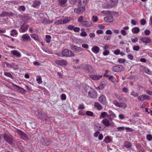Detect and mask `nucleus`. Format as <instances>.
<instances>
[{
	"label": "nucleus",
	"mask_w": 152,
	"mask_h": 152,
	"mask_svg": "<svg viewBox=\"0 0 152 152\" xmlns=\"http://www.w3.org/2000/svg\"><path fill=\"white\" fill-rule=\"evenodd\" d=\"M62 57H73L75 56V54L72 51H70L67 49H64L61 52Z\"/></svg>",
	"instance_id": "nucleus-1"
},
{
	"label": "nucleus",
	"mask_w": 152,
	"mask_h": 152,
	"mask_svg": "<svg viewBox=\"0 0 152 152\" xmlns=\"http://www.w3.org/2000/svg\"><path fill=\"white\" fill-rule=\"evenodd\" d=\"M124 69V67L121 65L114 66L112 68V71L114 72H121Z\"/></svg>",
	"instance_id": "nucleus-2"
},
{
	"label": "nucleus",
	"mask_w": 152,
	"mask_h": 152,
	"mask_svg": "<svg viewBox=\"0 0 152 152\" xmlns=\"http://www.w3.org/2000/svg\"><path fill=\"white\" fill-rule=\"evenodd\" d=\"M16 132L23 139L25 140H28V138L26 134L23 131L18 129H16Z\"/></svg>",
	"instance_id": "nucleus-3"
},
{
	"label": "nucleus",
	"mask_w": 152,
	"mask_h": 152,
	"mask_svg": "<svg viewBox=\"0 0 152 152\" xmlns=\"http://www.w3.org/2000/svg\"><path fill=\"white\" fill-rule=\"evenodd\" d=\"M80 67L89 72H92L93 71L92 67L89 64H82L80 65Z\"/></svg>",
	"instance_id": "nucleus-4"
},
{
	"label": "nucleus",
	"mask_w": 152,
	"mask_h": 152,
	"mask_svg": "<svg viewBox=\"0 0 152 152\" xmlns=\"http://www.w3.org/2000/svg\"><path fill=\"white\" fill-rule=\"evenodd\" d=\"M98 101L103 105H106L107 104L106 98L104 95H101L99 98Z\"/></svg>",
	"instance_id": "nucleus-5"
},
{
	"label": "nucleus",
	"mask_w": 152,
	"mask_h": 152,
	"mask_svg": "<svg viewBox=\"0 0 152 152\" xmlns=\"http://www.w3.org/2000/svg\"><path fill=\"white\" fill-rule=\"evenodd\" d=\"M81 6L82 7H80L77 9H74V12L78 14H80L82 13L85 10V8L84 7Z\"/></svg>",
	"instance_id": "nucleus-6"
},
{
	"label": "nucleus",
	"mask_w": 152,
	"mask_h": 152,
	"mask_svg": "<svg viewBox=\"0 0 152 152\" xmlns=\"http://www.w3.org/2000/svg\"><path fill=\"white\" fill-rule=\"evenodd\" d=\"M11 55L14 57L17 58H20L21 57V53L18 50H13L10 52Z\"/></svg>",
	"instance_id": "nucleus-7"
},
{
	"label": "nucleus",
	"mask_w": 152,
	"mask_h": 152,
	"mask_svg": "<svg viewBox=\"0 0 152 152\" xmlns=\"http://www.w3.org/2000/svg\"><path fill=\"white\" fill-rule=\"evenodd\" d=\"M4 140L10 144H12L13 142V138L12 136H10L6 134L4 135Z\"/></svg>",
	"instance_id": "nucleus-8"
},
{
	"label": "nucleus",
	"mask_w": 152,
	"mask_h": 152,
	"mask_svg": "<svg viewBox=\"0 0 152 152\" xmlns=\"http://www.w3.org/2000/svg\"><path fill=\"white\" fill-rule=\"evenodd\" d=\"M55 63L57 65L61 66H66L67 64V61L64 59L57 60L55 61Z\"/></svg>",
	"instance_id": "nucleus-9"
},
{
	"label": "nucleus",
	"mask_w": 152,
	"mask_h": 152,
	"mask_svg": "<svg viewBox=\"0 0 152 152\" xmlns=\"http://www.w3.org/2000/svg\"><path fill=\"white\" fill-rule=\"evenodd\" d=\"M89 96L92 98H95L97 97V92L94 89H91L88 93Z\"/></svg>",
	"instance_id": "nucleus-10"
},
{
	"label": "nucleus",
	"mask_w": 152,
	"mask_h": 152,
	"mask_svg": "<svg viewBox=\"0 0 152 152\" xmlns=\"http://www.w3.org/2000/svg\"><path fill=\"white\" fill-rule=\"evenodd\" d=\"M140 40L143 43H145V45H147V44L151 42V39L148 37H142L140 38Z\"/></svg>",
	"instance_id": "nucleus-11"
},
{
	"label": "nucleus",
	"mask_w": 152,
	"mask_h": 152,
	"mask_svg": "<svg viewBox=\"0 0 152 152\" xmlns=\"http://www.w3.org/2000/svg\"><path fill=\"white\" fill-rule=\"evenodd\" d=\"M70 47L72 50L78 52H80L83 50L81 47L73 44L70 45Z\"/></svg>",
	"instance_id": "nucleus-12"
},
{
	"label": "nucleus",
	"mask_w": 152,
	"mask_h": 152,
	"mask_svg": "<svg viewBox=\"0 0 152 152\" xmlns=\"http://www.w3.org/2000/svg\"><path fill=\"white\" fill-rule=\"evenodd\" d=\"M22 40L23 41H30L31 39L28 34H23L21 37Z\"/></svg>",
	"instance_id": "nucleus-13"
},
{
	"label": "nucleus",
	"mask_w": 152,
	"mask_h": 152,
	"mask_svg": "<svg viewBox=\"0 0 152 152\" xmlns=\"http://www.w3.org/2000/svg\"><path fill=\"white\" fill-rule=\"evenodd\" d=\"M89 76L90 78L93 80H97L101 79L102 77V75H90Z\"/></svg>",
	"instance_id": "nucleus-14"
},
{
	"label": "nucleus",
	"mask_w": 152,
	"mask_h": 152,
	"mask_svg": "<svg viewBox=\"0 0 152 152\" xmlns=\"http://www.w3.org/2000/svg\"><path fill=\"white\" fill-rule=\"evenodd\" d=\"M109 114L107 115V117H110V120L112 121V119L116 117V115L112 111L109 110L108 111Z\"/></svg>",
	"instance_id": "nucleus-15"
},
{
	"label": "nucleus",
	"mask_w": 152,
	"mask_h": 152,
	"mask_svg": "<svg viewBox=\"0 0 152 152\" xmlns=\"http://www.w3.org/2000/svg\"><path fill=\"white\" fill-rule=\"evenodd\" d=\"M42 143L45 145H49L51 142L50 140L48 138L43 139L41 140Z\"/></svg>",
	"instance_id": "nucleus-16"
},
{
	"label": "nucleus",
	"mask_w": 152,
	"mask_h": 152,
	"mask_svg": "<svg viewBox=\"0 0 152 152\" xmlns=\"http://www.w3.org/2000/svg\"><path fill=\"white\" fill-rule=\"evenodd\" d=\"M81 25L86 27H89L92 25V23L89 21L84 20Z\"/></svg>",
	"instance_id": "nucleus-17"
},
{
	"label": "nucleus",
	"mask_w": 152,
	"mask_h": 152,
	"mask_svg": "<svg viewBox=\"0 0 152 152\" xmlns=\"http://www.w3.org/2000/svg\"><path fill=\"white\" fill-rule=\"evenodd\" d=\"M104 20L107 22H111L113 21V17L111 15H109L105 17L104 18Z\"/></svg>",
	"instance_id": "nucleus-18"
},
{
	"label": "nucleus",
	"mask_w": 152,
	"mask_h": 152,
	"mask_svg": "<svg viewBox=\"0 0 152 152\" xmlns=\"http://www.w3.org/2000/svg\"><path fill=\"white\" fill-rule=\"evenodd\" d=\"M14 86L18 88V92L22 94H24L26 92V91L24 89L22 88L21 87L15 84Z\"/></svg>",
	"instance_id": "nucleus-19"
},
{
	"label": "nucleus",
	"mask_w": 152,
	"mask_h": 152,
	"mask_svg": "<svg viewBox=\"0 0 152 152\" xmlns=\"http://www.w3.org/2000/svg\"><path fill=\"white\" fill-rule=\"evenodd\" d=\"M91 50L95 54H97L100 51V48L98 46H94L91 48Z\"/></svg>",
	"instance_id": "nucleus-20"
},
{
	"label": "nucleus",
	"mask_w": 152,
	"mask_h": 152,
	"mask_svg": "<svg viewBox=\"0 0 152 152\" xmlns=\"http://www.w3.org/2000/svg\"><path fill=\"white\" fill-rule=\"evenodd\" d=\"M110 1L111 7L113 8L117 5L118 0H110Z\"/></svg>",
	"instance_id": "nucleus-21"
},
{
	"label": "nucleus",
	"mask_w": 152,
	"mask_h": 152,
	"mask_svg": "<svg viewBox=\"0 0 152 152\" xmlns=\"http://www.w3.org/2000/svg\"><path fill=\"white\" fill-rule=\"evenodd\" d=\"M28 28V26L27 25H25L23 23L20 27V29L22 30L21 32H25L26 31Z\"/></svg>",
	"instance_id": "nucleus-22"
},
{
	"label": "nucleus",
	"mask_w": 152,
	"mask_h": 152,
	"mask_svg": "<svg viewBox=\"0 0 152 152\" xmlns=\"http://www.w3.org/2000/svg\"><path fill=\"white\" fill-rule=\"evenodd\" d=\"M94 106L98 110H101L102 109V106L98 102H96L94 103Z\"/></svg>",
	"instance_id": "nucleus-23"
},
{
	"label": "nucleus",
	"mask_w": 152,
	"mask_h": 152,
	"mask_svg": "<svg viewBox=\"0 0 152 152\" xmlns=\"http://www.w3.org/2000/svg\"><path fill=\"white\" fill-rule=\"evenodd\" d=\"M102 123L106 126H108L111 125L109 121L107 119H103L102 121Z\"/></svg>",
	"instance_id": "nucleus-24"
},
{
	"label": "nucleus",
	"mask_w": 152,
	"mask_h": 152,
	"mask_svg": "<svg viewBox=\"0 0 152 152\" xmlns=\"http://www.w3.org/2000/svg\"><path fill=\"white\" fill-rule=\"evenodd\" d=\"M44 119L48 123L51 122L53 121L52 119H51L50 117H48L45 114H43V119Z\"/></svg>",
	"instance_id": "nucleus-25"
},
{
	"label": "nucleus",
	"mask_w": 152,
	"mask_h": 152,
	"mask_svg": "<svg viewBox=\"0 0 152 152\" xmlns=\"http://www.w3.org/2000/svg\"><path fill=\"white\" fill-rule=\"evenodd\" d=\"M42 22L44 24H50L53 22V20H48L47 18L43 17L42 19Z\"/></svg>",
	"instance_id": "nucleus-26"
},
{
	"label": "nucleus",
	"mask_w": 152,
	"mask_h": 152,
	"mask_svg": "<svg viewBox=\"0 0 152 152\" xmlns=\"http://www.w3.org/2000/svg\"><path fill=\"white\" fill-rule=\"evenodd\" d=\"M107 82L106 81H102L101 82L100 85L99 86V88L101 90L103 89L107 85Z\"/></svg>",
	"instance_id": "nucleus-27"
},
{
	"label": "nucleus",
	"mask_w": 152,
	"mask_h": 152,
	"mask_svg": "<svg viewBox=\"0 0 152 152\" xmlns=\"http://www.w3.org/2000/svg\"><path fill=\"white\" fill-rule=\"evenodd\" d=\"M30 36L31 37L34 39L35 40L39 42L40 41V40L37 34H31Z\"/></svg>",
	"instance_id": "nucleus-28"
},
{
	"label": "nucleus",
	"mask_w": 152,
	"mask_h": 152,
	"mask_svg": "<svg viewBox=\"0 0 152 152\" xmlns=\"http://www.w3.org/2000/svg\"><path fill=\"white\" fill-rule=\"evenodd\" d=\"M12 14L11 12H3L1 14V16L2 17L6 16H10L12 15Z\"/></svg>",
	"instance_id": "nucleus-29"
},
{
	"label": "nucleus",
	"mask_w": 152,
	"mask_h": 152,
	"mask_svg": "<svg viewBox=\"0 0 152 152\" xmlns=\"http://www.w3.org/2000/svg\"><path fill=\"white\" fill-rule=\"evenodd\" d=\"M132 144L131 143L128 141H126L124 142V146L127 148H129L131 147Z\"/></svg>",
	"instance_id": "nucleus-30"
},
{
	"label": "nucleus",
	"mask_w": 152,
	"mask_h": 152,
	"mask_svg": "<svg viewBox=\"0 0 152 152\" xmlns=\"http://www.w3.org/2000/svg\"><path fill=\"white\" fill-rule=\"evenodd\" d=\"M111 4H109L107 3H104L102 4V7L104 9H108L109 8H113L111 7Z\"/></svg>",
	"instance_id": "nucleus-31"
},
{
	"label": "nucleus",
	"mask_w": 152,
	"mask_h": 152,
	"mask_svg": "<svg viewBox=\"0 0 152 152\" xmlns=\"http://www.w3.org/2000/svg\"><path fill=\"white\" fill-rule=\"evenodd\" d=\"M140 28L137 27H135L132 29V32L134 34H137L140 31Z\"/></svg>",
	"instance_id": "nucleus-32"
},
{
	"label": "nucleus",
	"mask_w": 152,
	"mask_h": 152,
	"mask_svg": "<svg viewBox=\"0 0 152 152\" xmlns=\"http://www.w3.org/2000/svg\"><path fill=\"white\" fill-rule=\"evenodd\" d=\"M71 18L70 17L66 18L62 20V23L65 24L67 23L70 21Z\"/></svg>",
	"instance_id": "nucleus-33"
},
{
	"label": "nucleus",
	"mask_w": 152,
	"mask_h": 152,
	"mask_svg": "<svg viewBox=\"0 0 152 152\" xmlns=\"http://www.w3.org/2000/svg\"><path fill=\"white\" fill-rule=\"evenodd\" d=\"M143 71L146 73L151 75L152 72L150 71V70L147 67H145L143 69Z\"/></svg>",
	"instance_id": "nucleus-34"
},
{
	"label": "nucleus",
	"mask_w": 152,
	"mask_h": 152,
	"mask_svg": "<svg viewBox=\"0 0 152 152\" xmlns=\"http://www.w3.org/2000/svg\"><path fill=\"white\" fill-rule=\"evenodd\" d=\"M40 4V2L39 1H35L33 2V7H36L38 6Z\"/></svg>",
	"instance_id": "nucleus-35"
},
{
	"label": "nucleus",
	"mask_w": 152,
	"mask_h": 152,
	"mask_svg": "<svg viewBox=\"0 0 152 152\" xmlns=\"http://www.w3.org/2000/svg\"><path fill=\"white\" fill-rule=\"evenodd\" d=\"M127 105L125 103L122 102L120 103L118 107L125 108L127 107Z\"/></svg>",
	"instance_id": "nucleus-36"
},
{
	"label": "nucleus",
	"mask_w": 152,
	"mask_h": 152,
	"mask_svg": "<svg viewBox=\"0 0 152 152\" xmlns=\"http://www.w3.org/2000/svg\"><path fill=\"white\" fill-rule=\"evenodd\" d=\"M37 81L39 84L41 83L42 81V78L39 75L37 76Z\"/></svg>",
	"instance_id": "nucleus-37"
},
{
	"label": "nucleus",
	"mask_w": 152,
	"mask_h": 152,
	"mask_svg": "<svg viewBox=\"0 0 152 152\" xmlns=\"http://www.w3.org/2000/svg\"><path fill=\"white\" fill-rule=\"evenodd\" d=\"M111 140L110 137L108 136L105 137L104 140V141L106 143H108L110 142Z\"/></svg>",
	"instance_id": "nucleus-38"
},
{
	"label": "nucleus",
	"mask_w": 152,
	"mask_h": 152,
	"mask_svg": "<svg viewBox=\"0 0 152 152\" xmlns=\"http://www.w3.org/2000/svg\"><path fill=\"white\" fill-rule=\"evenodd\" d=\"M4 75L7 76V77H9L10 78H12L13 77L12 74L10 72H4Z\"/></svg>",
	"instance_id": "nucleus-39"
},
{
	"label": "nucleus",
	"mask_w": 152,
	"mask_h": 152,
	"mask_svg": "<svg viewBox=\"0 0 152 152\" xmlns=\"http://www.w3.org/2000/svg\"><path fill=\"white\" fill-rule=\"evenodd\" d=\"M87 0H81L80 2V6L82 5L84 7H85L87 3Z\"/></svg>",
	"instance_id": "nucleus-40"
},
{
	"label": "nucleus",
	"mask_w": 152,
	"mask_h": 152,
	"mask_svg": "<svg viewBox=\"0 0 152 152\" xmlns=\"http://www.w3.org/2000/svg\"><path fill=\"white\" fill-rule=\"evenodd\" d=\"M46 38V42L48 43H49L51 41V37L49 35H46L45 36Z\"/></svg>",
	"instance_id": "nucleus-41"
},
{
	"label": "nucleus",
	"mask_w": 152,
	"mask_h": 152,
	"mask_svg": "<svg viewBox=\"0 0 152 152\" xmlns=\"http://www.w3.org/2000/svg\"><path fill=\"white\" fill-rule=\"evenodd\" d=\"M60 4L62 6L65 4L67 1V0H58Z\"/></svg>",
	"instance_id": "nucleus-42"
},
{
	"label": "nucleus",
	"mask_w": 152,
	"mask_h": 152,
	"mask_svg": "<svg viewBox=\"0 0 152 152\" xmlns=\"http://www.w3.org/2000/svg\"><path fill=\"white\" fill-rule=\"evenodd\" d=\"M125 61L126 60L123 58H119L118 60V62L119 63L124 64Z\"/></svg>",
	"instance_id": "nucleus-43"
},
{
	"label": "nucleus",
	"mask_w": 152,
	"mask_h": 152,
	"mask_svg": "<svg viewBox=\"0 0 152 152\" xmlns=\"http://www.w3.org/2000/svg\"><path fill=\"white\" fill-rule=\"evenodd\" d=\"M18 34L16 30L15 29H13L11 31V33L10 34L12 36H14L15 35L17 34Z\"/></svg>",
	"instance_id": "nucleus-44"
},
{
	"label": "nucleus",
	"mask_w": 152,
	"mask_h": 152,
	"mask_svg": "<svg viewBox=\"0 0 152 152\" xmlns=\"http://www.w3.org/2000/svg\"><path fill=\"white\" fill-rule=\"evenodd\" d=\"M86 114L87 115L90 116H93L94 115V113L92 112L89 111L86 112Z\"/></svg>",
	"instance_id": "nucleus-45"
},
{
	"label": "nucleus",
	"mask_w": 152,
	"mask_h": 152,
	"mask_svg": "<svg viewBox=\"0 0 152 152\" xmlns=\"http://www.w3.org/2000/svg\"><path fill=\"white\" fill-rule=\"evenodd\" d=\"M107 113L105 112H102L100 114V116L103 118H104L106 116L108 115Z\"/></svg>",
	"instance_id": "nucleus-46"
},
{
	"label": "nucleus",
	"mask_w": 152,
	"mask_h": 152,
	"mask_svg": "<svg viewBox=\"0 0 152 152\" xmlns=\"http://www.w3.org/2000/svg\"><path fill=\"white\" fill-rule=\"evenodd\" d=\"M92 19L94 22H96L98 20V18L97 16H93L92 17Z\"/></svg>",
	"instance_id": "nucleus-47"
},
{
	"label": "nucleus",
	"mask_w": 152,
	"mask_h": 152,
	"mask_svg": "<svg viewBox=\"0 0 152 152\" xmlns=\"http://www.w3.org/2000/svg\"><path fill=\"white\" fill-rule=\"evenodd\" d=\"M140 49V47L139 46L136 45L134 46L133 48L134 50L136 51H138Z\"/></svg>",
	"instance_id": "nucleus-48"
},
{
	"label": "nucleus",
	"mask_w": 152,
	"mask_h": 152,
	"mask_svg": "<svg viewBox=\"0 0 152 152\" xmlns=\"http://www.w3.org/2000/svg\"><path fill=\"white\" fill-rule=\"evenodd\" d=\"M103 126L101 124H98L97 126V127L98 128V129L99 131H102L103 130L104 128Z\"/></svg>",
	"instance_id": "nucleus-49"
},
{
	"label": "nucleus",
	"mask_w": 152,
	"mask_h": 152,
	"mask_svg": "<svg viewBox=\"0 0 152 152\" xmlns=\"http://www.w3.org/2000/svg\"><path fill=\"white\" fill-rule=\"evenodd\" d=\"M83 16H80L78 19V22H80L81 24L83 23L84 20H83Z\"/></svg>",
	"instance_id": "nucleus-50"
},
{
	"label": "nucleus",
	"mask_w": 152,
	"mask_h": 152,
	"mask_svg": "<svg viewBox=\"0 0 152 152\" xmlns=\"http://www.w3.org/2000/svg\"><path fill=\"white\" fill-rule=\"evenodd\" d=\"M147 139L148 141H151L152 140V135L151 134H149L146 136Z\"/></svg>",
	"instance_id": "nucleus-51"
},
{
	"label": "nucleus",
	"mask_w": 152,
	"mask_h": 152,
	"mask_svg": "<svg viewBox=\"0 0 152 152\" xmlns=\"http://www.w3.org/2000/svg\"><path fill=\"white\" fill-rule=\"evenodd\" d=\"M109 78L113 82H114L115 81V77L111 75L110 76Z\"/></svg>",
	"instance_id": "nucleus-52"
},
{
	"label": "nucleus",
	"mask_w": 152,
	"mask_h": 152,
	"mask_svg": "<svg viewBox=\"0 0 152 152\" xmlns=\"http://www.w3.org/2000/svg\"><path fill=\"white\" fill-rule=\"evenodd\" d=\"M62 23V20H58L55 22V24L56 25H59Z\"/></svg>",
	"instance_id": "nucleus-53"
},
{
	"label": "nucleus",
	"mask_w": 152,
	"mask_h": 152,
	"mask_svg": "<svg viewBox=\"0 0 152 152\" xmlns=\"http://www.w3.org/2000/svg\"><path fill=\"white\" fill-rule=\"evenodd\" d=\"M130 94L131 95L134 96V97L137 96L138 95V93L135 92L134 91H132L131 93Z\"/></svg>",
	"instance_id": "nucleus-54"
},
{
	"label": "nucleus",
	"mask_w": 152,
	"mask_h": 152,
	"mask_svg": "<svg viewBox=\"0 0 152 152\" xmlns=\"http://www.w3.org/2000/svg\"><path fill=\"white\" fill-rule=\"evenodd\" d=\"M61 99L62 100H65L66 99V96L65 94H62L61 96Z\"/></svg>",
	"instance_id": "nucleus-55"
},
{
	"label": "nucleus",
	"mask_w": 152,
	"mask_h": 152,
	"mask_svg": "<svg viewBox=\"0 0 152 152\" xmlns=\"http://www.w3.org/2000/svg\"><path fill=\"white\" fill-rule=\"evenodd\" d=\"M143 96V99L144 100L145 99H150V97L146 95V94H143L142 95Z\"/></svg>",
	"instance_id": "nucleus-56"
},
{
	"label": "nucleus",
	"mask_w": 152,
	"mask_h": 152,
	"mask_svg": "<svg viewBox=\"0 0 152 152\" xmlns=\"http://www.w3.org/2000/svg\"><path fill=\"white\" fill-rule=\"evenodd\" d=\"M141 24L142 25H144L146 23V20L144 19H142L140 21Z\"/></svg>",
	"instance_id": "nucleus-57"
},
{
	"label": "nucleus",
	"mask_w": 152,
	"mask_h": 152,
	"mask_svg": "<svg viewBox=\"0 0 152 152\" xmlns=\"http://www.w3.org/2000/svg\"><path fill=\"white\" fill-rule=\"evenodd\" d=\"M131 23L133 25H136L137 24V21L134 20L132 19L131 21Z\"/></svg>",
	"instance_id": "nucleus-58"
},
{
	"label": "nucleus",
	"mask_w": 152,
	"mask_h": 152,
	"mask_svg": "<svg viewBox=\"0 0 152 152\" xmlns=\"http://www.w3.org/2000/svg\"><path fill=\"white\" fill-rule=\"evenodd\" d=\"M85 108V107L83 104H80L78 107V109H84Z\"/></svg>",
	"instance_id": "nucleus-59"
},
{
	"label": "nucleus",
	"mask_w": 152,
	"mask_h": 152,
	"mask_svg": "<svg viewBox=\"0 0 152 152\" xmlns=\"http://www.w3.org/2000/svg\"><path fill=\"white\" fill-rule=\"evenodd\" d=\"M37 116L39 118H41L42 120H43V114L42 115L39 112Z\"/></svg>",
	"instance_id": "nucleus-60"
},
{
	"label": "nucleus",
	"mask_w": 152,
	"mask_h": 152,
	"mask_svg": "<svg viewBox=\"0 0 152 152\" xmlns=\"http://www.w3.org/2000/svg\"><path fill=\"white\" fill-rule=\"evenodd\" d=\"M118 131H121L122 130H124L125 129V127L123 126L117 128Z\"/></svg>",
	"instance_id": "nucleus-61"
},
{
	"label": "nucleus",
	"mask_w": 152,
	"mask_h": 152,
	"mask_svg": "<svg viewBox=\"0 0 152 152\" xmlns=\"http://www.w3.org/2000/svg\"><path fill=\"white\" fill-rule=\"evenodd\" d=\"M80 28L79 27H74V31L76 32H78L80 31Z\"/></svg>",
	"instance_id": "nucleus-62"
},
{
	"label": "nucleus",
	"mask_w": 152,
	"mask_h": 152,
	"mask_svg": "<svg viewBox=\"0 0 152 152\" xmlns=\"http://www.w3.org/2000/svg\"><path fill=\"white\" fill-rule=\"evenodd\" d=\"M120 50L119 49H117L114 51V53L116 55H118L120 53Z\"/></svg>",
	"instance_id": "nucleus-63"
},
{
	"label": "nucleus",
	"mask_w": 152,
	"mask_h": 152,
	"mask_svg": "<svg viewBox=\"0 0 152 152\" xmlns=\"http://www.w3.org/2000/svg\"><path fill=\"white\" fill-rule=\"evenodd\" d=\"M122 91L124 93H127L128 92V89L127 88L124 87L122 89Z\"/></svg>",
	"instance_id": "nucleus-64"
}]
</instances>
